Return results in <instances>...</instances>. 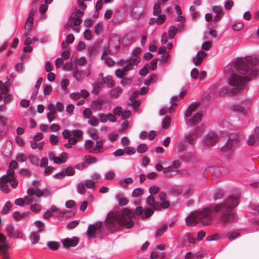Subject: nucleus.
I'll return each mask as SVG.
<instances>
[{"instance_id": "obj_56", "label": "nucleus", "mask_w": 259, "mask_h": 259, "mask_svg": "<svg viewBox=\"0 0 259 259\" xmlns=\"http://www.w3.org/2000/svg\"><path fill=\"white\" fill-rule=\"evenodd\" d=\"M77 190L80 194H83L86 191L85 185L83 183H79L77 185Z\"/></svg>"}, {"instance_id": "obj_52", "label": "nucleus", "mask_w": 259, "mask_h": 259, "mask_svg": "<svg viewBox=\"0 0 259 259\" xmlns=\"http://www.w3.org/2000/svg\"><path fill=\"white\" fill-rule=\"evenodd\" d=\"M144 193L143 190L141 188H138L136 189H135L133 192L132 195L133 196H138L143 195Z\"/></svg>"}, {"instance_id": "obj_14", "label": "nucleus", "mask_w": 259, "mask_h": 259, "mask_svg": "<svg viewBox=\"0 0 259 259\" xmlns=\"http://www.w3.org/2000/svg\"><path fill=\"white\" fill-rule=\"evenodd\" d=\"M120 45V38L119 36L116 34L111 35L110 38L109 40L108 46L110 48H113L115 49V51L117 52V50L119 48Z\"/></svg>"}, {"instance_id": "obj_53", "label": "nucleus", "mask_w": 259, "mask_h": 259, "mask_svg": "<svg viewBox=\"0 0 259 259\" xmlns=\"http://www.w3.org/2000/svg\"><path fill=\"white\" fill-rule=\"evenodd\" d=\"M83 117L85 118L89 119L92 116V112L91 111V109L86 108L83 111Z\"/></svg>"}, {"instance_id": "obj_35", "label": "nucleus", "mask_w": 259, "mask_h": 259, "mask_svg": "<svg viewBox=\"0 0 259 259\" xmlns=\"http://www.w3.org/2000/svg\"><path fill=\"white\" fill-rule=\"evenodd\" d=\"M33 24V20L27 19L25 24V31H31Z\"/></svg>"}, {"instance_id": "obj_33", "label": "nucleus", "mask_w": 259, "mask_h": 259, "mask_svg": "<svg viewBox=\"0 0 259 259\" xmlns=\"http://www.w3.org/2000/svg\"><path fill=\"white\" fill-rule=\"evenodd\" d=\"M12 206V204L10 201L7 202L2 209L1 213L3 214L8 213L10 211Z\"/></svg>"}, {"instance_id": "obj_32", "label": "nucleus", "mask_w": 259, "mask_h": 259, "mask_svg": "<svg viewBox=\"0 0 259 259\" xmlns=\"http://www.w3.org/2000/svg\"><path fill=\"white\" fill-rule=\"evenodd\" d=\"M102 79L104 83H106L111 88L113 87L115 85L114 81L110 76H107L105 78L102 77Z\"/></svg>"}, {"instance_id": "obj_20", "label": "nucleus", "mask_w": 259, "mask_h": 259, "mask_svg": "<svg viewBox=\"0 0 259 259\" xmlns=\"http://www.w3.org/2000/svg\"><path fill=\"white\" fill-rule=\"evenodd\" d=\"M250 104H245L244 102H243L242 105H234L232 106V109L235 111L239 112L243 114H246V109L249 108Z\"/></svg>"}, {"instance_id": "obj_38", "label": "nucleus", "mask_w": 259, "mask_h": 259, "mask_svg": "<svg viewBox=\"0 0 259 259\" xmlns=\"http://www.w3.org/2000/svg\"><path fill=\"white\" fill-rule=\"evenodd\" d=\"M224 192L221 190H217L214 194L213 197L215 200H220L223 197Z\"/></svg>"}, {"instance_id": "obj_21", "label": "nucleus", "mask_w": 259, "mask_h": 259, "mask_svg": "<svg viewBox=\"0 0 259 259\" xmlns=\"http://www.w3.org/2000/svg\"><path fill=\"white\" fill-rule=\"evenodd\" d=\"M141 59L140 57L137 56L134 58H131L128 60L127 64L124 68H129V70L133 68L134 65H137L140 62Z\"/></svg>"}, {"instance_id": "obj_41", "label": "nucleus", "mask_w": 259, "mask_h": 259, "mask_svg": "<svg viewBox=\"0 0 259 259\" xmlns=\"http://www.w3.org/2000/svg\"><path fill=\"white\" fill-rule=\"evenodd\" d=\"M122 93V89L120 88H116L111 91V96L117 97Z\"/></svg>"}, {"instance_id": "obj_26", "label": "nucleus", "mask_w": 259, "mask_h": 259, "mask_svg": "<svg viewBox=\"0 0 259 259\" xmlns=\"http://www.w3.org/2000/svg\"><path fill=\"white\" fill-rule=\"evenodd\" d=\"M42 231V229H38L36 232H33L30 237V239L33 244H36L39 239V235L38 234Z\"/></svg>"}, {"instance_id": "obj_29", "label": "nucleus", "mask_w": 259, "mask_h": 259, "mask_svg": "<svg viewBox=\"0 0 259 259\" xmlns=\"http://www.w3.org/2000/svg\"><path fill=\"white\" fill-rule=\"evenodd\" d=\"M235 94V93L233 92V88H232L231 89H229V88H226V87L222 88V90H221V91L220 92V95L221 96L227 95H229V96H231Z\"/></svg>"}, {"instance_id": "obj_24", "label": "nucleus", "mask_w": 259, "mask_h": 259, "mask_svg": "<svg viewBox=\"0 0 259 259\" xmlns=\"http://www.w3.org/2000/svg\"><path fill=\"white\" fill-rule=\"evenodd\" d=\"M103 101L101 100L98 99L93 101L91 104V108L95 111L100 110L102 108Z\"/></svg>"}, {"instance_id": "obj_31", "label": "nucleus", "mask_w": 259, "mask_h": 259, "mask_svg": "<svg viewBox=\"0 0 259 259\" xmlns=\"http://www.w3.org/2000/svg\"><path fill=\"white\" fill-rule=\"evenodd\" d=\"M167 229V226L166 224H163L157 231L155 235L156 238L159 237L162 235Z\"/></svg>"}, {"instance_id": "obj_17", "label": "nucleus", "mask_w": 259, "mask_h": 259, "mask_svg": "<svg viewBox=\"0 0 259 259\" xmlns=\"http://www.w3.org/2000/svg\"><path fill=\"white\" fill-rule=\"evenodd\" d=\"M207 55V53L204 51H199L197 53L196 57L193 60L195 65L196 66H199L202 63L203 60L206 57Z\"/></svg>"}, {"instance_id": "obj_16", "label": "nucleus", "mask_w": 259, "mask_h": 259, "mask_svg": "<svg viewBox=\"0 0 259 259\" xmlns=\"http://www.w3.org/2000/svg\"><path fill=\"white\" fill-rule=\"evenodd\" d=\"M9 245L8 243L2 244V249L0 250V254L2 259H12L10 253L9 251Z\"/></svg>"}, {"instance_id": "obj_45", "label": "nucleus", "mask_w": 259, "mask_h": 259, "mask_svg": "<svg viewBox=\"0 0 259 259\" xmlns=\"http://www.w3.org/2000/svg\"><path fill=\"white\" fill-rule=\"evenodd\" d=\"M65 175L67 176H72L75 174V170L71 166H68L65 169Z\"/></svg>"}, {"instance_id": "obj_27", "label": "nucleus", "mask_w": 259, "mask_h": 259, "mask_svg": "<svg viewBox=\"0 0 259 259\" xmlns=\"http://www.w3.org/2000/svg\"><path fill=\"white\" fill-rule=\"evenodd\" d=\"M129 68H123L122 69H118L115 71L116 75L120 78H124L123 76L127 75V72Z\"/></svg>"}, {"instance_id": "obj_9", "label": "nucleus", "mask_w": 259, "mask_h": 259, "mask_svg": "<svg viewBox=\"0 0 259 259\" xmlns=\"http://www.w3.org/2000/svg\"><path fill=\"white\" fill-rule=\"evenodd\" d=\"M83 15V12L80 10H78L76 12H74L73 13L68 22L64 26L65 28L68 29L71 28L72 26H79V25L82 23L81 17Z\"/></svg>"}, {"instance_id": "obj_43", "label": "nucleus", "mask_w": 259, "mask_h": 259, "mask_svg": "<svg viewBox=\"0 0 259 259\" xmlns=\"http://www.w3.org/2000/svg\"><path fill=\"white\" fill-rule=\"evenodd\" d=\"M147 150V147L145 144H141L137 147V152L139 153H143Z\"/></svg>"}, {"instance_id": "obj_4", "label": "nucleus", "mask_w": 259, "mask_h": 259, "mask_svg": "<svg viewBox=\"0 0 259 259\" xmlns=\"http://www.w3.org/2000/svg\"><path fill=\"white\" fill-rule=\"evenodd\" d=\"M199 105V103H193L188 107L186 112V123L190 127L197 125L202 120V114L200 112H196L191 117L192 114L196 111Z\"/></svg>"}, {"instance_id": "obj_13", "label": "nucleus", "mask_w": 259, "mask_h": 259, "mask_svg": "<svg viewBox=\"0 0 259 259\" xmlns=\"http://www.w3.org/2000/svg\"><path fill=\"white\" fill-rule=\"evenodd\" d=\"M218 140V136L213 133H208L203 139L205 145L210 146L213 145Z\"/></svg>"}, {"instance_id": "obj_12", "label": "nucleus", "mask_w": 259, "mask_h": 259, "mask_svg": "<svg viewBox=\"0 0 259 259\" xmlns=\"http://www.w3.org/2000/svg\"><path fill=\"white\" fill-rule=\"evenodd\" d=\"M259 142V127H256L254 129V132L249 136L247 140V144L248 146H254L257 144Z\"/></svg>"}, {"instance_id": "obj_25", "label": "nucleus", "mask_w": 259, "mask_h": 259, "mask_svg": "<svg viewBox=\"0 0 259 259\" xmlns=\"http://www.w3.org/2000/svg\"><path fill=\"white\" fill-rule=\"evenodd\" d=\"M142 13V9L135 7L132 10V16L134 19H138L141 17Z\"/></svg>"}, {"instance_id": "obj_7", "label": "nucleus", "mask_w": 259, "mask_h": 259, "mask_svg": "<svg viewBox=\"0 0 259 259\" xmlns=\"http://www.w3.org/2000/svg\"><path fill=\"white\" fill-rule=\"evenodd\" d=\"M134 216L133 212L129 209L124 208L120 213H119L120 226H125L127 229L132 228L134 222L131 220Z\"/></svg>"}, {"instance_id": "obj_47", "label": "nucleus", "mask_w": 259, "mask_h": 259, "mask_svg": "<svg viewBox=\"0 0 259 259\" xmlns=\"http://www.w3.org/2000/svg\"><path fill=\"white\" fill-rule=\"evenodd\" d=\"M161 13V7L159 3L155 4L153 8V14L157 15Z\"/></svg>"}, {"instance_id": "obj_46", "label": "nucleus", "mask_w": 259, "mask_h": 259, "mask_svg": "<svg viewBox=\"0 0 259 259\" xmlns=\"http://www.w3.org/2000/svg\"><path fill=\"white\" fill-rule=\"evenodd\" d=\"M30 209L36 213L39 212L41 210L40 205L38 203H35L30 205Z\"/></svg>"}, {"instance_id": "obj_63", "label": "nucleus", "mask_w": 259, "mask_h": 259, "mask_svg": "<svg viewBox=\"0 0 259 259\" xmlns=\"http://www.w3.org/2000/svg\"><path fill=\"white\" fill-rule=\"evenodd\" d=\"M165 16L164 15H160L158 18H156V23L158 25L162 24L165 20Z\"/></svg>"}, {"instance_id": "obj_36", "label": "nucleus", "mask_w": 259, "mask_h": 259, "mask_svg": "<svg viewBox=\"0 0 259 259\" xmlns=\"http://www.w3.org/2000/svg\"><path fill=\"white\" fill-rule=\"evenodd\" d=\"M73 76L78 80H80L82 79V74L79 72L77 69V64L74 66V69L73 71Z\"/></svg>"}, {"instance_id": "obj_1", "label": "nucleus", "mask_w": 259, "mask_h": 259, "mask_svg": "<svg viewBox=\"0 0 259 259\" xmlns=\"http://www.w3.org/2000/svg\"><path fill=\"white\" fill-rule=\"evenodd\" d=\"M238 204V198L230 196L224 201L217 203L213 206V211L220 212V221L224 224H228L237 220V214L233 208Z\"/></svg>"}, {"instance_id": "obj_18", "label": "nucleus", "mask_w": 259, "mask_h": 259, "mask_svg": "<svg viewBox=\"0 0 259 259\" xmlns=\"http://www.w3.org/2000/svg\"><path fill=\"white\" fill-rule=\"evenodd\" d=\"M146 202L149 206H152L155 210H159V204L155 201L154 197L152 195H149L146 199Z\"/></svg>"}, {"instance_id": "obj_8", "label": "nucleus", "mask_w": 259, "mask_h": 259, "mask_svg": "<svg viewBox=\"0 0 259 259\" xmlns=\"http://www.w3.org/2000/svg\"><path fill=\"white\" fill-rule=\"evenodd\" d=\"M106 225L107 228L111 231L120 226L119 212H109L106 219Z\"/></svg>"}, {"instance_id": "obj_30", "label": "nucleus", "mask_w": 259, "mask_h": 259, "mask_svg": "<svg viewBox=\"0 0 259 259\" xmlns=\"http://www.w3.org/2000/svg\"><path fill=\"white\" fill-rule=\"evenodd\" d=\"M154 213V209L149 207H145L144 214L142 215L143 219L148 218L151 217Z\"/></svg>"}, {"instance_id": "obj_10", "label": "nucleus", "mask_w": 259, "mask_h": 259, "mask_svg": "<svg viewBox=\"0 0 259 259\" xmlns=\"http://www.w3.org/2000/svg\"><path fill=\"white\" fill-rule=\"evenodd\" d=\"M102 225V222H98L93 225H90L87 231L88 238L90 239L96 238L97 234L101 232Z\"/></svg>"}, {"instance_id": "obj_55", "label": "nucleus", "mask_w": 259, "mask_h": 259, "mask_svg": "<svg viewBox=\"0 0 259 259\" xmlns=\"http://www.w3.org/2000/svg\"><path fill=\"white\" fill-rule=\"evenodd\" d=\"M29 159L30 161H31V162L33 164H34L35 165H36V166H38V162H39L38 158H37V157L35 156L34 155H30L29 156Z\"/></svg>"}, {"instance_id": "obj_19", "label": "nucleus", "mask_w": 259, "mask_h": 259, "mask_svg": "<svg viewBox=\"0 0 259 259\" xmlns=\"http://www.w3.org/2000/svg\"><path fill=\"white\" fill-rule=\"evenodd\" d=\"M250 104H245L244 102H243L242 105H234L232 106V109L235 111L239 112L243 114H246V109L249 108Z\"/></svg>"}, {"instance_id": "obj_42", "label": "nucleus", "mask_w": 259, "mask_h": 259, "mask_svg": "<svg viewBox=\"0 0 259 259\" xmlns=\"http://www.w3.org/2000/svg\"><path fill=\"white\" fill-rule=\"evenodd\" d=\"M25 202L26 204L30 205L34 201H38V200L33 197V196H30L29 195L26 196L24 197Z\"/></svg>"}, {"instance_id": "obj_59", "label": "nucleus", "mask_w": 259, "mask_h": 259, "mask_svg": "<svg viewBox=\"0 0 259 259\" xmlns=\"http://www.w3.org/2000/svg\"><path fill=\"white\" fill-rule=\"evenodd\" d=\"M212 11L215 13L216 14H223V8L220 6H213L212 8Z\"/></svg>"}, {"instance_id": "obj_57", "label": "nucleus", "mask_w": 259, "mask_h": 259, "mask_svg": "<svg viewBox=\"0 0 259 259\" xmlns=\"http://www.w3.org/2000/svg\"><path fill=\"white\" fill-rule=\"evenodd\" d=\"M170 118L167 116H165L162 122L163 128L167 127L170 123Z\"/></svg>"}, {"instance_id": "obj_49", "label": "nucleus", "mask_w": 259, "mask_h": 259, "mask_svg": "<svg viewBox=\"0 0 259 259\" xmlns=\"http://www.w3.org/2000/svg\"><path fill=\"white\" fill-rule=\"evenodd\" d=\"M244 27V24L241 22H236L234 23L233 26V29L235 31H239L243 29Z\"/></svg>"}, {"instance_id": "obj_60", "label": "nucleus", "mask_w": 259, "mask_h": 259, "mask_svg": "<svg viewBox=\"0 0 259 259\" xmlns=\"http://www.w3.org/2000/svg\"><path fill=\"white\" fill-rule=\"evenodd\" d=\"M124 152L127 154L132 155L136 152V149L135 148L132 147H127L124 149Z\"/></svg>"}, {"instance_id": "obj_58", "label": "nucleus", "mask_w": 259, "mask_h": 259, "mask_svg": "<svg viewBox=\"0 0 259 259\" xmlns=\"http://www.w3.org/2000/svg\"><path fill=\"white\" fill-rule=\"evenodd\" d=\"M118 200L119 205L121 206L126 205L129 202L128 199L125 197H120Z\"/></svg>"}, {"instance_id": "obj_62", "label": "nucleus", "mask_w": 259, "mask_h": 259, "mask_svg": "<svg viewBox=\"0 0 259 259\" xmlns=\"http://www.w3.org/2000/svg\"><path fill=\"white\" fill-rule=\"evenodd\" d=\"M50 141L52 145H55L58 142V138L57 136L52 134L50 137Z\"/></svg>"}, {"instance_id": "obj_39", "label": "nucleus", "mask_w": 259, "mask_h": 259, "mask_svg": "<svg viewBox=\"0 0 259 259\" xmlns=\"http://www.w3.org/2000/svg\"><path fill=\"white\" fill-rule=\"evenodd\" d=\"M178 32V29L174 27H170L168 31V35L170 38H173Z\"/></svg>"}, {"instance_id": "obj_61", "label": "nucleus", "mask_w": 259, "mask_h": 259, "mask_svg": "<svg viewBox=\"0 0 259 259\" xmlns=\"http://www.w3.org/2000/svg\"><path fill=\"white\" fill-rule=\"evenodd\" d=\"M72 134L75 138H80L82 136V132L81 130H75L72 131Z\"/></svg>"}, {"instance_id": "obj_28", "label": "nucleus", "mask_w": 259, "mask_h": 259, "mask_svg": "<svg viewBox=\"0 0 259 259\" xmlns=\"http://www.w3.org/2000/svg\"><path fill=\"white\" fill-rule=\"evenodd\" d=\"M103 142L101 141H97L96 143V147L91 149L90 152L92 153H99L100 151V149L103 148Z\"/></svg>"}, {"instance_id": "obj_51", "label": "nucleus", "mask_w": 259, "mask_h": 259, "mask_svg": "<svg viewBox=\"0 0 259 259\" xmlns=\"http://www.w3.org/2000/svg\"><path fill=\"white\" fill-rule=\"evenodd\" d=\"M105 177L107 180H113L115 177V174L113 171L110 170L105 174Z\"/></svg>"}, {"instance_id": "obj_22", "label": "nucleus", "mask_w": 259, "mask_h": 259, "mask_svg": "<svg viewBox=\"0 0 259 259\" xmlns=\"http://www.w3.org/2000/svg\"><path fill=\"white\" fill-rule=\"evenodd\" d=\"M27 194L30 196L35 195L37 197H40L44 195V192L39 189H34L33 188H30L27 190Z\"/></svg>"}, {"instance_id": "obj_3", "label": "nucleus", "mask_w": 259, "mask_h": 259, "mask_svg": "<svg viewBox=\"0 0 259 259\" xmlns=\"http://www.w3.org/2000/svg\"><path fill=\"white\" fill-rule=\"evenodd\" d=\"M258 60L256 58L247 57L239 58L237 59L234 64V68L240 74H245L248 72L250 77H255L257 74V71L253 67L257 63Z\"/></svg>"}, {"instance_id": "obj_5", "label": "nucleus", "mask_w": 259, "mask_h": 259, "mask_svg": "<svg viewBox=\"0 0 259 259\" xmlns=\"http://www.w3.org/2000/svg\"><path fill=\"white\" fill-rule=\"evenodd\" d=\"M250 80L248 76H242L235 73L232 74L228 78V83L232 87L233 92L238 93L243 89L246 83Z\"/></svg>"}, {"instance_id": "obj_54", "label": "nucleus", "mask_w": 259, "mask_h": 259, "mask_svg": "<svg viewBox=\"0 0 259 259\" xmlns=\"http://www.w3.org/2000/svg\"><path fill=\"white\" fill-rule=\"evenodd\" d=\"M187 147V141H181L178 144V151L183 152Z\"/></svg>"}, {"instance_id": "obj_23", "label": "nucleus", "mask_w": 259, "mask_h": 259, "mask_svg": "<svg viewBox=\"0 0 259 259\" xmlns=\"http://www.w3.org/2000/svg\"><path fill=\"white\" fill-rule=\"evenodd\" d=\"M7 82L4 83L2 81H0V94L3 98L4 96L8 94L9 92V85H7Z\"/></svg>"}, {"instance_id": "obj_50", "label": "nucleus", "mask_w": 259, "mask_h": 259, "mask_svg": "<svg viewBox=\"0 0 259 259\" xmlns=\"http://www.w3.org/2000/svg\"><path fill=\"white\" fill-rule=\"evenodd\" d=\"M84 160L85 161V162L89 163H94L97 161V159L96 158L92 157L90 155H86L84 157Z\"/></svg>"}, {"instance_id": "obj_44", "label": "nucleus", "mask_w": 259, "mask_h": 259, "mask_svg": "<svg viewBox=\"0 0 259 259\" xmlns=\"http://www.w3.org/2000/svg\"><path fill=\"white\" fill-rule=\"evenodd\" d=\"M160 188L156 186H153L149 189V192L150 195H155L159 191Z\"/></svg>"}, {"instance_id": "obj_40", "label": "nucleus", "mask_w": 259, "mask_h": 259, "mask_svg": "<svg viewBox=\"0 0 259 259\" xmlns=\"http://www.w3.org/2000/svg\"><path fill=\"white\" fill-rule=\"evenodd\" d=\"M133 182V180L132 178H127L124 180L120 181L119 184L122 187L126 188L127 184H132Z\"/></svg>"}, {"instance_id": "obj_37", "label": "nucleus", "mask_w": 259, "mask_h": 259, "mask_svg": "<svg viewBox=\"0 0 259 259\" xmlns=\"http://www.w3.org/2000/svg\"><path fill=\"white\" fill-rule=\"evenodd\" d=\"M14 227L13 226L10 225L7 226L6 228L7 236L10 238L13 237L14 235Z\"/></svg>"}, {"instance_id": "obj_6", "label": "nucleus", "mask_w": 259, "mask_h": 259, "mask_svg": "<svg viewBox=\"0 0 259 259\" xmlns=\"http://www.w3.org/2000/svg\"><path fill=\"white\" fill-rule=\"evenodd\" d=\"M242 139V135L239 134H231L225 145L222 148V151L226 155L232 153L233 146L238 144Z\"/></svg>"}, {"instance_id": "obj_34", "label": "nucleus", "mask_w": 259, "mask_h": 259, "mask_svg": "<svg viewBox=\"0 0 259 259\" xmlns=\"http://www.w3.org/2000/svg\"><path fill=\"white\" fill-rule=\"evenodd\" d=\"M48 247L51 250H58L59 247V243L56 241H49L47 243Z\"/></svg>"}, {"instance_id": "obj_11", "label": "nucleus", "mask_w": 259, "mask_h": 259, "mask_svg": "<svg viewBox=\"0 0 259 259\" xmlns=\"http://www.w3.org/2000/svg\"><path fill=\"white\" fill-rule=\"evenodd\" d=\"M201 133L200 128L197 127L194 129L193 132L189 134H186L185 138L186 139V141L191 145H194L196 143V140L198 136Z\"/></svg>"}, {"instance_id": "obj_2", "label": "nucleus", "mask_w": 259, "mask_h": 259, "mask_svg": "<svg viewBox=\"0 0 259 259\" xmlns=\"http://www.w3.org/2000/svg\"><path fill=\"white\" fill-rule=\"evenodd\" d=\"M213 211V207H205L201 210L192 211L186 219V224L188 226H195L198 223L203 226H209L212 223V217L210 213Z\"/></svg>"}, {"instance_id": "obj_64", "label": "nucleus", "mask_w": 259, "mask_h": 259, "mask_svg": "<svg viewBox=\"0 0 259 259\" xmlns=\"http://www.w3.org/2000/svg\"><path fill=\"white\" fill-rule=\"evenodd\" d=\"M211 47V43L209 41H205L202 44V48L203 50L208 51Z\"/></svg>"}, {"instance_id": "obj_15", "label": "nucleus", "mask_w": 259, "mask_h": 259, "mask_svg": "<svg viewBox=\"0 0 259 259\" xmlns=\"http://www.w3.org/2000/svg\"><path fill=\"white\" fill-rule=\"evenodd\" d=\"M79 239L77 237H73L71 238H67L62 241L64 248L75 247L78 243Z\"/></svg>"}, {"instance_id": "obj_48", "label": "nucleus", "mask_w": 259, "mask_h": 259, "mask_svg": "<svg viewBox=\"0 0 259 259\" xmlns=\"http://www.w3.org/2000/svg\"><path fill=\"white\" fill-rule=\"evenodd\" d=\"M90 120H89V123L94 126L97 125L99 122V120L95 116H91Z\"/></svg>"}]
</instances>
